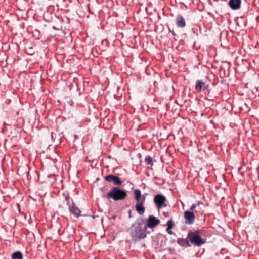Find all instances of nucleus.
Returning <instances> with one entry per match:
<instances>
[{"mask_svg":"<svg viewBox=\"0 0 259 259\" xmlns=\"http://www.w3.org/2000/svg\"><path fill=\"white\" fill-rule=\"evenodd\" d=\"M192 31H193V32H195V29H194V28H192Z\"/></svg>","mask_w":259,"mask_h":259,"instance_id":"cd10ccee","label":"nucleus"},{"mask_svg":"<svg viewBox=\"0 0 259 259\" xmlns=\"http://www.w3.org/2000/svg\"><path fill=\"white\" fill-rule=\"evenodd\" d=\"M62 195L66 202L67 206L69 207L71 205L70 201H71V199L70 197V194L68 191H65L63 193Z\"/></svg>","mask_w":259,"mask_h":259,"instance_id":"ddd939ff","label":"nucleus"},{"mask_svg":"<svg viewBox=\"0 0 259 259\" xmlns=\"http://www.w3.org/2000/svg\"><path fill=\"white\" fill-rule=\"evenodd\" d=\"M105 180L108 182H113L116 185H121L122 183V180L119 177L112 174L106 176Z\"/></svg>","mask_w":259,"mask_h":259,"instance_id":"0eeeda50","label":"nucleus"},{"mask_svg":"<svg viewBox=\"0 0 259 259\" xmlns=\"http://www.w3.org/2000/svg\"><path fill=\"white\" fill-rule=\"evenodd\" d=\"M170 32H171V33H172V34L173 36H174V37H175V36H176V33L174 32V30H170Z\"/></svg>","mask_w":259,"mask_h":259,"instance_id":"393cba45","label":"nucleus"},{"mask_svg":"<svg viewBox=\"0 0 259 259\" xmlns=\"http://www.w3.org/2000/svg\"><path fill=\"white\" fill-rule=\"evenodd\" d=\"M131 212H132L131 210H129L128 211V218H132Z\"/></svg>","mask_w":259,"mask_h":259,"instance_id":"b1692460","label":"nucleus"},{"mask_svg":"<svg viewBox=\"0 0 259 259\" xmlns=\"http://www.w3.org/2000/svg\"><path fill=\"white\" fill-rule=\"evenodd\" d=\"M166 200V197L162 194L156 195L154 198V202L158 209L161 208L164 206Z\"/></svg>","mask_w":259,"mask_h":259,"instance_id":"39448f33","label":"nucleus"},{"mask_svg":"<svg viewBox=\"0 0 259 259\" xmlns=\"http://www.w3.org/2000/svg\"><path fill=\"white\" fill-rule=\"evenodd\" d=\"M145 199H146V197H145V195H143L142 196V202H143V204L144 203V202L145 200Z\"/></svg>","mask_w":259,"mask_h":259,"instance_id":"5701e85b","label":"nucleus"},{"mask_svg":"<svg viewBox=\"0 0 259 259\" xmlns=\"http://www.w3.org/2000/svg\"><path fill=\"white\" fill-rule=\"evenodd\" d=\"M177 243L178 244H179L181 247H183L184 248L188 247L187 245L186 244V243L185 242L184 238H178L177 239Z\"/></svg>","mask_w":259,"mask_h":259,"instance_id":"2eb2a0df","label":"nucleus"},{"mask_svg":"<svg viewBox=\"0 0 259 259\" xmlns=\"http://www.w3.org/2000/svg\"><path fill=\"white\" fill-rule=\"evenodd\" d=\"M70 212L76 218H78L80 215V210L76 207L73 202V200L71 199V205L68 207Z\"/></svg>","mask_w":259,"mask_h":259,"instance_id":"6e6552de","label":"nucleus"},{"mask_svg":"<svg viewBox=\"0 0 259 259\" xmlns=\"http://www.w3.org/2000/svg\"><path fill=\"white\" fill-rule=\"evenodd\" d=\"M27 53L30 55H32L34 52L33 51V48L32 47H29L28 48Z\"/></svg>","mask_w":259,"mask_h":259,"instance_id":"aec40b11","label":"nucleus"},{"mask_svg":"<svg viewBox=\"0 0 259 259\" xmlns=\"http://www.w3.org/2000/svg\"><path fill=\"white\" fill-rule=\"evenodd\" d=\"M112 219H115V218H116V215H113L112 217H111Z\"/></svg>","mask_w":259,"mask_h":259,"instance_id":"a878e982","label":"nucleus"},{"mask_svg":"<svg viewBox=\"0 0 259 259\" xmlns=\"http://www.w3.org/2000/svg\"><path fill=\"white\" fill-rule=\"evenodd\" d=\"M147 229L145 228V225L143 226L142 222L137 219L132 224L129 229V233L131 238L135 241L144 239L147 235Z\"/></svg>","mask_w":259,"mask_h":259,"instance_id":"f257e3e1","label":"nucleus"},{"mask_svg":"<svg viewBox=\"0 0 259 259\" xmlns=\"http://www.w3.org/2000/svg\"><path fill=\"white\" fill-rule=\"evenodd\" d=\"M145 161L148 165L152 166L153 165L152 157L149 155L146 156Z\"/></svg>","mask_w":259,"mask_h":259,"instance_id":"f3484780","label":"nucleus"},{"mask_svg":"<svg viewBox=\"0 0 259 259\" xmlns=\"http://www.w3.org/2000/svg\"><path fill=\"white\" fill-rule=\"evenodd\" d=\"M200 204H203V203H202V202H201V201H198V202H197V205H199Z\"/></svg>","mask_w":259,"mask_h":259,"instance_id":"bb28decb","label":"nucleus"},{"mask_svg":"<svg viewBox=\"0 0 259 259\" xmlns=\"http://www.w3.org/2000/svg\"><path fill=\"white\" fill-rule=\"evenodd\" d=\"M160 223V220L153 215H150L147 219V223L145 224V228H153Z\"/></svg>","mask_w":259,"mask_h":259,"instance_id":"20e7f679","label":"nucleus"},{"mask_svg":"<svg viewBox=\"0 0 259 259\" xmlns=\"http://www.w3.org/2000/svg\"><path fill=\"white\" fill-rule=\"evenodd\" d=\"M166 232L169 234H172L174 233H173V231L171 230V228H166Z\"/></svg>","mask_w":259,"mask_h":259,"instance_id":"4be33fe9","label":"nucleus"},{"mask_svg":"<svg viewBox=\"0 0 259 259\" xmlns=\"http://www.w3.org/2000/svg\"><path fill=\"white\" fill-rule=\"evenodd\" d=\"M176 21L177 27L180 28H184L186 26V24L185 20L182 15H178L176 17Z\"/></svg>","mask_w":259,"mask_h":259,"instance_id":"1a4fd4ad","label":"nucleus"},{"mask_svg":"<svg viewBox=\"0 0 259 259\" xmlns=\"http://www.w3.org/2000/svg\"><path fill=\"white\" fill-rule=\"evenodd\" d=\"M241 0H229V5L232 10H237L241 6Z\"/></svg>","mask_w":259,"mask_h":259,"instance_id":"9d476101","label":"nucleus"},{"mask_svg":"<svg viewBox=\"0 0 259 259\" xmlns=\"http://www.w3.org/2000/svg\"><path fill=\"white\" fill-rule=\"evenodd\" d=\"M12 259H23L22 253L19 251L14 252L12 255Z\"/></svg>","mask_w":259,"mask_h":259,"instance_id":"4468645a","label":"nucleus"},{"mask_svg":"<svg viewBox=\"0 0 259 259\" xmlns=\"http://www.w3.org/2000/svg\"><path fill=\"white\" fill-rule=\"evenodd\" d=\"M166 225H167L168 228H170L172 229L174 227V222H173L172 220V219L169 220L167 222Z\"/></svg>","mask_w":259,"mask_h":259,"instance_id":"6ab92c4d","label":"nucleus"},{"mask_svg":"<svg viewBox=\"0 0 259 259\" xmlns=\"http://www.w3.org/2000/svg\"><path fill=\"white\" fill-rule=\"evenodd\" d=\"M135 209L140 215H143L145 212V208L143 206V202H137L135 205Z\"/></svg>","mask_w":259,"mask_h":259,"instance_id":"f8f14e48","label":"nucleus"},{"mask_svg":"<svg viewBox=\"0 0 259 259\" xmlns=\"http://www.w3.org/2000/svg\"><path fill=\"white\" fill-rule=\"evenodd\" d=\"M186 244L188 247H191L192 246L191 243L190 242V239L188 238V234H187V236L186 238H184Z\"/></svg>","mask_w":259,"mask_h":259,"instance_id":"a211bd4d","label":"nucleus"},{"mask_svg":"<svg viewBox=\"0 0 259 259\" xmlns=\"http://www.w3.org/2000/svg\"><path fill=\"white\" fill-rule=\"evenodd\" d=\"M135 199L139 202L141 196V192L139 189H136L134 191Z\"/></svg>","mask_w":259,"mask_h":259,"instance_id":"dca6fc26","label":"nucleus"},{"mask_svg":"<svg viewBox=\"0 0 259 259\" xmlns=\"http://www.w3.org/2000/svg\"><path fill=\"white\" fill-rule=\"evenodd\" d=\"M127 196L126 190L120 189L118 187H113L107 194L108 198H112L114 201L122 200Z\"/></svg>","mask_w":259,"mask_h":259,"instance_id":"f03ea898","label":"nucleus"},{"mask_svg":"<svg viewBox=\"0 0 259 259\" xmlns=\"http://www.w3.org/2000/svg\"><path fill=\"white\" fill-rule=\"evenodd\" d=\"M196 205L195 204H193L190 208V210L189 211H193L196 208Z\"/></svg>","mask_w":259,"mask_h":259,"instance_id":"412c9836","label":"nucleus"},{"mask_svg":"<svg viewBox=\"0 0 259 259\" xmlns=\"http://www.w3.org/2000/svg\"><path fill=\"white\" fill-rule=\"evenodd\" d=\"M51 137H52V139H53V133H51Z\"/></svg>","mask_w":259,"mask_h":259,"instance_id":"c85d7f7f","label":"nucleus"},{"mask_svg":"<svg viewBox=\"0 0 259 259\" xmlns=\"http://www.w3.org/2000/svg\"><path fill=\"white\" fill-rule=\"evenodd\" d=\"M184 217L185 218V222L186 224H193L195 221V215L193 211L189 210L184 212Z\"/></svg>","mask_w":259,"mask_h":259,"instance_id":"423d86ee","label":"nucleus"},{"mask_svg":"<svg viewBox=\"0 0 259 259\" xmlns=\"http://www.w3.org/2000/svg\"><path fill=\"white\" fill-rule=\"evenodd\" d=\"M205 83L201 80H197L195 85V89L199 92L203 91L206 89Z\"/></svg>","mask_w":259,"mask_h":259,"instance_id":"9b49d317","label":"nucleus"},{"mask_svg":"<svg viewBox=\"0 0 259 259\" xmlns=\"http://www.w3.org/2000/svg\"><path fill=\"white\" fill-rule=\"evenodd\" d=\"M188 238L190 239L192 245L200 246L206 242V241L201 238L200 230H199L189 231L188 232Z\"/></svg>","mask_w":259,"mask_h":259,"instance_id":"7ed1b4c3","label":"nucleus"}]
</instances>
